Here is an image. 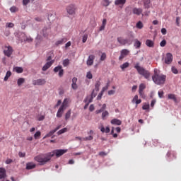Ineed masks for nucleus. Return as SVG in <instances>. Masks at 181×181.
I'll return each instance as SVG.
<instances>
[{"instance_id":"f257e3e1","label":"nucleus","mask_w":181,"mask_h":181,"mask_svg":"<svg viewBox=\"0 0 181 181\" xmlns=\"http://www.w3.org/2000/svg\"><path fill=\"white\" fill-rule=\"evenodd\" d=\"M152 80L155 84L162 86L166 81V75L160 74L158 72V69H154V74L152 76Z\"/></svg>"},{"instance_id":"f03ea898","label":"nucleus","mask_w":181,"mask_h":181,"mask_svg":"<svg viewBox=\"0 0 181 181\" xmlns=\"http://www.w3.org/2000/svg\"><path fill=\"white\" fill-rule=\"evenodd\" d=\"M50 159H52L50 153H47L46 154H40L34 158V160H36V162H38L40 165H46V163H47Z\"/></svg>"},{"instance_id":"7ed1b4c3","label":"nucleus","mask_w":181,"mask_h":181,"mask_svg":"<svg viewBox=\"0 0 181 181\" xmlns=\"http://www.w3.org/2000/svg\"><path fill=\"white\" fill-rule=\"evenodd\" d=\"M134 69H136L137 73H139L140 76H143L146 80H150L151 73L148 72V70L145 69V68L140 66L139 63H136L134 65Z\"/></svg>"},{"instance_id":"20e7f679","label":"nucleus","mask_w":181,"mask_h":181,"mask_svg":"<svg viewBox=\"0 0 181 181\" xmlns=\"http://www.w3.org/2000/svg\"><path fill=\"white\" fill-rule=\"evenodd\" d=\"M69 100L68 98H65L59 108L57 112V118H62L63 117V114H64V111H66V109L69 107Z\"/></svg>"},{"instance_id":"39448f33","label":"nucleus","mask_w":181,"mask_h":181,"mask_svg":"<svg viewBox=\"0 0 181 181\" xmlns=\"http://www.w3.org/2000/svg\"><path fill=\"white\" fill-rule=\"evenodd\" d=\"M67 151V149H56L52 152H49V155L51 158H53V156H56V158H60V156H63L64 153H66Z\"/></svg>"},{"instance_id":"423d86ee","label":"nucleus","mask_w":181,"mask_h":181,"mask_svg":"<svg viewBox=\"0 0 181 181\" xmlns=\"http://www.w3.org/2000/svg\"><path fill=\"white\" fill-rule=\"evenodd\" d=\"M66 11L69 15H76V11H77V6L74 4H69L66 8Z\"/></svg>"},{"instance_id":"0eeeda50","label":"nucleus","mask_w":181,"mask_h":181,"mask_svg":"<svg viewBox=\"0 0 181 181\" xmlns=\"http://www.w3.org/2000/svg\"><path fill=\"white\" fill-rule=\"evenodd\" d=\"M117 42L122 46H125V45H132V40L131 39H124L122 37H117Z\"/></svg>"},{"instance_id":"6e6552de","label":"nucleus","mask_w":181,"mask_h":181,"mask_svg":"<svg viewBox=\"0 0 181 181\" xmlns=\"http://www.w3.org/2000/svg\"><path fill=\"white\" fill-rule=\"evenodd\" d=\"M12 53H13V48L11 46H6L4 50V54L7 57H11V56H12Z\"/></svg>"},{"instance_id":"1a4fd4ad","label":"nucleus","mask_w":181,"mask_h":181,"mask_svg":"<svg viewBox=\"0 0 181 181\" xmlns=\"http://www.w3.org/2000/svg\"><path fill=\"white\" fill-rule=\"evenodd\" d=\"M33 86H45L46 84V80L45 79H37L33 81Z\"/></svg>"},{"instance_id":"9d476101","label":"nucleus","mask_w":181,"mask_h":181,"mask_svg":"<svg viewBox=\"0 0 181 181\" xmlns=\"http://www.w3.org/2000/svg\"><path fill=\"white\" fill-rule=\"evenodd\" d=\"M173 60V55L170 53H167L166 57L165 58V64H170Z\"/></svg>"},{"instance_id":"9b49d317","label":"nucleus","mask_w":181,"mask_h":181,"mask_svg":"<svg viewBox=\"0 0 181 181\" xmlns=\"http://www.w3.org/2000/svg\"><path fill=\"white\" fill-rule=\"evenodd\" d=\"M40 33L44 37H48L49 35L50 34V28L47 27H45Z\"/></svg>"},{"instance_id":"f8f14e48","label":"nucleus","mask_w":181,"mask_h":181,"mask_svg":"<svg viewBox=\"0 0 181 181\" xmlns=\"http://www.w3.org/2000/svg\"><path fill=\"white\" fill-rule=\"evenodd\" d=\"M95 59V56L90 54L89 55L86 64L87 66H93V64H94V59Z\"/></svg>"},{"instance_id":"ddd939ff","label":"nucleus","mask_w":181,"mask_h":181,"mask_svg":"<svg viewBox=\"0 0 181 181\" xmlns=\"http://www.w3.org/2000/svg\"><path fill=\"white\" fill-rule=\"evenodd\" d=\"M6 177V170L4 168H0V181H4Z\"/></svg>"},{"instance_id":"4468645a","label":"nucleus","mask_w":181,"mask_h":181,"mask_svg":"<svg viewBox=\"0 0 181 181\" xmlns=\"http://www.w3.org/2000/svg\"><path fill=\"white\" fill-rule=\"evenodd\" d=\"M54 63V60L49 61L47 62L42 67V71H46L49 67H52V65Z\"/></svg>"},{"instance_id":"2eb2a0df","label":"nucleus","mask_w":181,"mask_h":181,"mask_svg":"<svg viewBox=\"0 0 181 181\" xmlns=\"http://www.w3.org/2000/svg\"><path fill=\"white\" fill-rule=\"evenodd\" d=\"M129 53V51L128 49H122L121 51V55L119 57V60H122V59H124V57H125V56H128Z\"/></svg>"},{"instance_id":"dca6fc26","label":"nucleus","mask_w":181,"mask_h":181,"mask_svg":"<svg viewBox=\"0 0 181 181\" xmlns=\"http://www.w3.org/2000/svg\"><path fill=\"white\" fill-rule=\"evenodd\" d=\"M36 168V164L33 162H29L26 163V169L27 170H30L31 169H35Z\"/></svg>"},{"instance_id":"f3484780","label":"nucleus","mask_w":181,"mask_h":181,"mask_svg":"<svg viewBox=\"0 0 181 181\" xmlns=\"http://www.w3.org/2000/svg\"><path fill=\"white\" fill-rule=\"evenodd\" d=\"M142 12H143L142 8H133V13L134 15H137L138 16H139V15H141Z\"/></svg>"},{"instance_id":"a211bd4d","label":"nucleus","mask_w":181,"mask_h":181,"mask_svg":"<svg viewBox=\"0 0 181 181\" xmlns=\"http://www.w3.org/2000/svg\"><path fill=\"white\" fill-rule=\"evenodd\" d=\"M146 45L148 47H154L155 46V42H153V40H146Z\"/></svg>"},{"instance_id":"6ab92c4d","label":"nucleus","mask_w":181,"mask_h":181,"mask_svg":"<svg viewBox=\"0 0 181 181\" xmlns=\"http://www.w3.org/2000/svg\"><path fill=\"white\" fill-rule=\"evenodd\" d=\"M99 129H100L101 132L103 133L105 132L106 134H109L110 131V127H107L105 129L103 125H101L100 127H99Z\"/></svg>"},{"instance_id":"aec40b11","label":"nucleus","mask_w":181,"mask_h":181,"mask_svg":"<svg viewBox=\"0 0 181 181\" xmlns=\"http://www.w3.org/2000/svg\"><path fill=\"white\" fill-rule=\"evenodd\" d=\"M67 42V38L64 37L55 42L56 46H59V45H63V43H66Z\"/></svg>"},{"instance_id":"412c9836","label":"nucleus","mask_w":181,"mask_h":181,"mask_svg":"<svg viewBox=\"0 0 181 181\" xmlns=\"http://www.w3.org/2000/svg\"><path fill=\"white\" fill-rule=\"evenodd\" d=\"M111 124H112V125H121L122 122L118 119H113L111 120Z\"/></svg>"},{"instance_id":"4be33fe9","label":"nucleus","mask_w":181,"mask_h":181,"mask_svg":"<svg viewBox=\"0 0 181 181\" xmlns=\"http://www.w3.org/2000/svg\"><path fill=\"white\" fill-rule=\"evenodd\" d=\"M168 100H173L174 103H177V98H176V95L175 94H168Z\"/></svg>"},{"instance_id":"5701e85b","label":"nucleus","mask_w":181,"mask_h":181,"mask_svg":"<svg viewBox=\"0 0 181 181\" xmlns=\"http://www.w3.org/2000/svg\"><path fill=\"white\" fill-rule=\"evenodd\" d=\"M94 91H95V90H93L90 98L88 97V103H93V100L97 96V93H94Z\"/></svg>"},{"instance_id":"b1692460","label":"nucleus","mask_w":181,"mask_h":181,"mask_svg":"<svg viewBox=\"0 0 181 181\" xmlns=\"http://www.w3.org/2000/svg\"><path fill=\"white\" fill-rule=\"evenodd\" d=\"M168 158H170V156H173V159H176V153L173 151H168L167 153Z\"/></svg>"},{"instance_id":"393cba45","label":"nucleus","mask_w":181,"mask_h":181,"mask_svg":"<svg viewBox=\"0 0 181 181\" xmlns=\"http://www.w3.org/2000/svg\"><path fill=\"white\" fill-rule=\"evenodd\" d=\"M127 0H115V5H124Z\"/></svg>"},{"instance_id":"a878e982","label":"nucleus","mask_w":181,"mask_h":181,"mask_svg":"<svg viewBox=\"0 0 181 181\" xmlns=\"http://www.w3.org/2000/svg\"><path fill=\"white\" fill-rule=\"evenodd\" d=\"M23 83H25L24 78H20L17 81V84H18V87H21L22 86V84H23Z\"/></svg>"},{"instance_id":"bb28decb","label":"nucleus","mask_w":181,"mask_h":181,"mask_svg":"<svg viewBox=\"0 0 181 181\" xmlns=\"http://www.w3.org/2000/svg\"><path fill=\"white\" fill-rule=\"evenodd\" d=\"M11 76H12V72H11V71H8L4 77V81H8V79L9 78V77H11Z\"/></svg>"},{"instance_id":"cd10ccee","label":"nucleus","mask_w":181,"mask_h":181,"mask_svg":"<svg viewBox=\"0 0 181 181\" xmlns=\"http://www.w3.org/2000/svg\"><path fill=\"white\" fill-rule=\"evenodd\" d=\"M70 117H71V110H69L66 112L65 114V119L67 121V119H70Z\"/></svg>"},{"instance_id":"c85d7f7f","label":"nucleus","mask_w":181,"mask_h":181,"mask_svg":"<svg viewBox=\"0 0 181 181\" xmlns=\"http://www.w3.org/2000/svg\"><path fill=\"white\" fill-rule=\"evenodd\" d=\"M55 133V131L52 130L48 134H47L44 137L43 139H46V138H50Z\"/></svg>"},{"instance_id":"c756f323","label":"nucleus","mask_w":181,"mask_h":181,"mask_svg":"<svg viewBox=\"0 0 181 181\" xmlns=\"http://www.w3.org/2000/svg\"><path fill=\"white\" fill-rule=\"evenodd\" d=\"M136 28L137 29H142L144 28V23H142V21L137 22L136 24Z\"/></svg>"},{"instance_id":"7c9ffc66","label":"nucleus","mask_w":181,"mask_h":181,"mask_svg":"<svg viewBox=\"0 0 181 181\" xmlns=\"http://www.w3.org/2000/svg\"><path fill=\"white\" fill-rule=\"evenodd\" d=\"M128 67H129V62H125L124 64H123L120 66V68L123 71L125 70V69H128Z\"/></svg>"},{"instance_id":"2f4dec72","label":"nucleus","mask_w":181,"mask_h":181,"mask_svg":"<svg viewBox=\"0 0 181 181\" xmlns=\"http://www.w3.org/2000/svg\"><path fill=\"white\" fill-rule=\"evenodd\" d=\"M14 70L18 74L23 73V68L22 67L16 66L14 68Z\"/></svg>"},{"instance_id":"473e14b6","label":"nucleus","mask_w":181,"mask_h":181,"mask_svg":"<svg viewBox=\"0 0 181 181\" xmlns=\"http://www.w3.org/2000/svg\"><path fill=\"white\" fill-rule=\"evenodd\" d=\"M100 86H101V83L98 81L95 85V91H100Z\"/></svg>"},{"instance_id":"72a5a7b5","label":"nucleus","mask_w":181,"mask_h":181,"mask_svg":"<svg viewBox=\"0 0 181 181\" xmlns=\"http://www.w3.org/2000/svg\"><path fill=\"white\" fill-rule=\"evenodd\" d=\"M141 43L139 40H135L134 47H136V49H139V47H141Z\"/></svg>"},{"instance_id":"f704fd0d","label":"nucleus","mask_w":181,"mask_h":181,"mask_svg":"<svg viewBox=\"0 0 181 181\" xmlns=\"http://www.w3.org/2000/svg\"><path fill=\"white\" fill-rule=\"evenodd\" d=\"M18 11H19V8H18V7L13 6L12 7L10 8V11L12 13H15V12H18Z\"/></svg>"},{"instance_id":"c9c22d12","label":"nucleus","mask_w":181,"mask_h":181,"mask_svg":"<svg viewBox=\"0 0 181 181\" xmlns=\"http://www.w3.org/2000/svg\"><path fill=\"white\" fill-rule=\"evenodd\" d=\"M110 4H111V2H110V0H103L102 1L103 6H108L110 5Z\"/></svg>"},{"instance_id":"e433bc0d","label":"nucleus","mask_w":181,"mask_h":181,"mask_svg":"<svg viewBox=\"0 0 181 181\" xmlns=\"http://www.w3.org/2000/svg\"><path fill=\"white\" fill-rule=\"evenodd\" d=\"M110 115V113H108V111L105 110L103 111L102 113V119H105L106 117H108Z\"/></svg>"},{"instance_id":"4c0bfd02","label":"nucleus","mask_w":181,"mask_h":181,"mask_svg":"<svg viewBox=\"0 0 181 181\" xmlns=\"http://www.w3.org/2000/svg\"><path fill=\"white\" fill-rule=\"evenodd\" d=\"M146 88V86L144 83H141L139 87V91H144Z\"/></svg>"},{"instance_id":"58836bf2","label":"nucleus","mask_w":181,"mask_h":181,"mask_svg":"<svg viewBox=\"0 0 181 181\" xmlns=\"http://www.w3.org/2000/svg\"><path fill=\"white\" fill-rule=\"evenodd\" d=\"M69 64H70V60H69V59H64L63 61L64 67H67V66H69Z\"/></svg>"},{"instance_id":"ea45409f","label":"nucleus","mask_w":181,"mask_h":181,"mask_svg":"<svg viewBox=\"0 0 181 181\" xmlns=\"http://www.w3.org/2000/svg\"><path fill=\"white\" fill-rule=\"evenodd\" d=\"M84 103H86V105L84 106V110H87V108H88V105L90 104V103H88V97H87L84 100Z\"/></svg>"},{"instance_id":"a19ab883","label":"nucleus","mask_w":181,"mask_h":181,"mask_svg":"<svg viewBox=\"0 0 181 181\" xmlns=\"http://www.w3.org/2000/svg\"><path fill=\"white\" fill-rule=\"evenodd\" d=\"M107 59V54H105V52L102 53V55L100 57V62H104V60H105Z\"/></svg>"},{"instance_id":"79ce46f5","label":"nucleus","mask_w":181,"mask_h":181,"mask_svg":"<svg viewBox=\"0 0 181 181\" xmlns=\"http://www.w3.org/2000/svg\"><path fill=\"white\" fill-rule=\"evenodd\" d=\"M64 132H67V128H64L61 130H59L58 132H57V134L58 135H62V134H64Z\"/></svg>"},{"instance_id":"37998d69","label":"nucleus","mask_w":181,"mask_h":181,"mask_svg":"<svg viewBox=\"0 0 181 181\" xmlns=\"http://www.w3.org/2000/svg\"><path fill=\"white\" fill-rule=\"evenodd\" d=\"M150 2H149V1H146L145 2H144V8H145V9H148V8H150Z\"/></svg>"},{"instance_id":"c03bdc74","label":"nucleus","mask_w":181,"mask_h":181,"mask_svg":"<svg viewBox=\"0 0 181 181\" xmlns=\"http://www.w3.org/2000/svg\"><path fill=\"white\" fill-rule=\"evenodd\" d=\"M40 135H42V133L38 131L35 134H34V138L35 139H37L39 138V136H40Z\"/></svg>"},{"instance_id":"a18cd8bd","label":"nucleus","mask_w":181,"mask_h":181,"mask_svg":"<svg viewBox=\"0 0 181 181\" xmlns=\"http://www.w3.org/2000/svg\"><path fill=\"white\" fill-rule=\"evenodd\" d=\"M25 42H28V43H30V42H33V38L30 37H25V38H24Z\"/></svg>"},{"instance_id":"49530a36","label":"nucleus","mask_w":181,"mask_h":181,"mask_svg":"<svg viewBox=\"0 0 181 181\" xmlns=\"http://www.w3.org/2000/svg\"><path fill=\"white\" fill-rule=\"evenodd\" d=\"M93 137L91 135L88 137L83 138V141H93Z\"/></svg>"},{"instance_id":"de8ad7c7","label":"nucleus","mask_w":181,"mask_h":181,"mask_svg":"<svg viewBox=\"0 0 181 181\" xmlns=\"http://www.w3.org/2000/svg\"><path fill=\"white\" fill-rule=\"evenodd\" d=\"M87 39H88V35L85 34L83 36V40H82L83 43H86V42H87Z\"/></svg>"},{"instance_id":"09e8293b","label":"nucleus","mask_w":181,"mask_h":181,"mask_svg":"<svg viewBox=\"0 0 181 181\" xmlns=\"http://www.w3.org/2000/svg\"><path fill=\"white\" fill-rule=\"evenodd\" d=\"M160 46L161 47H165L166 46V40H163L160 43Z\"/></svg>"},{"instance_id":"8fccbe9b","label":"nucleus","mask_w":181,"mask_h":181,"mask_svg":"<svg viewBox=\"0 0 181 181\" xmlns=\"http://www.w3.org/2000/svg\"><path fill=\"white\" fill-rule=\"evenodd\" d=\"M60 70H62V66H57V67H55V68L54 69V73H57V72H59Z\"/></svg>"},{"instance_id":"3c124183","label":"nucleus","mask_w":181,"mask_h":181,"mask_svg":"<svg viewBox=\"0 0 181 181\" xmlns=\"http://www.w3.org/2000/svg\"><path fill=\"white\" fill-rule=\"evenodd\" d=\"M6 28H13L15 26V24L13 23H7L6 24Z\"/></svg>"},{"instance_id":"603ef678","label":"nucleus","mask_w":181,"mask_h":181,"mask_svg":"<svg viewBox=\"0 0 181 181\" xmlns=\"http://www.w3.org/2000/svg\"><path fill=\"white\" fill-rule=\"evenodd\" d=\"M86 77L89 79L91 80V78H93V74H91V72H88L86 74Z\"/></svg>"},{"instance_id":"864d4df0","label":"nucleus","mask_w":181,"mask_h":181,"mask_svg":"<svg viewBox=\"0 0 181 181\" xmlns=\"http://www.w3.org/2000/svg\"><path fill=\"white\" fill-rule=\"evenodd\" d=\"M172 71L174 74H177V73H179V71H177V69H176V67L175 66L172 67Z\"/></svg>"},{"instance_id":"5fc2aeb1","label":"nucleus","mask_w":181,"mask_h":181,"mask_svg":"<svg viewBox=\"0 0 181 181\" xmlns=\"http://www.w3.org/2000/svg\"><path fill=\"white\" fill-rule=\"evenodd\" d=\"M18 156L19 158H25L26 156V153H22L20 151L18 153Z\"/></svg>"},{"instance_id":"6e6d98bb","label":"nucleus","mask_w":181,"mask_h":181,"mask_svg":"<svg viewBox=\"0 0 181 181\" xmlns=\"http://www.w3.org/2000/svg\"><path fill=\"white\" fill-rule=\"evenodd\" d=\"M108 87H110V83H107L106 86L103 87L102 89V93H104V91L108 90Z\"/></svg>"},{"instance_id":"4d7b16f0","label":"nucleus","mask_w":181,"mask_h":181,"mask_svg":"<svg viewBox=\"0 0 181 181\" xmlns=\"http://www.w3.org/2000/svg\"><path fill=\"white\" fill-rule=\"evenodd\" d=\"M148 108H149V104L145 103V104L142 106V110H148Z\"/></svg>"},{"instance_id":"13d9d810","label":"nucleus","mask_w":181,"mask_h":181,"mask_svg":"<svg viewBox=\"0 0 181 181\" xmlns=\"http://www.w3.org/2000/svg\"><path fill=\"white\" fill-rule=\"evenodd\" d=\"M63 74H64V70H63V69L62 68L59 72V76L60 77H63Z\"/></svg>"},{"instance_id":"bf43d9fd","label":"nucleus","mask_w":181,"mask_h":181,"mask_svg":"<svg viewBox=\"0 0 181 181\" xmlns=\"http://www.w3.org/2000/svg\"><path fill=\"white\" fill-rule=\"evenodd\" d=\"M139 95L141 97V98H145V93H144V90L142 91H139Z\"/></svg>"},{"instance_id":"052dcab7","label":"nucleus","mask_w":181,"mask_h":181,"mask_svg":"<svg viewBox=\"0 0 181 181\" xmlns=\"http://www.w3.org/2000/svg\"><path fill=\"white\" fill-rule=\"evenodd\" d=\"M138 95H136L132 100V103H136L138 100Z\"/></svg>"},{"instance_id":"680f3d73","label":"nucleus","mask_w":181,"mask_h":181,"mask_svg":"<svg viewBox=\"0 0 181 181\" xmlns=\"http://www.w3.org/2000/svg\"><path fill=\"white\" fill-rule=\"evenodd\" d=\"M30 2V0H23V5L26 6Z\"/></svg>"},{"instance_id":"e2e57ef3","label":"nucleus","mask_w":181,"mask_h":181,"mask_svg":"<svg viewBox=\"0 0 181 181\" xmlns=\"http://www.w3.org/2000/svg\"><path fill=\"white\" fill-rule=\"evenodd\" d=\"M12 162H13V160H12V159H11V158H8V159L6 160V165H10V163H12Z\"/></svg>"},{"instance_id":"0e129e2a","label":"nucleus","mask_w":181,"mask_h":181,"mask_svg":"<svg viewBox=\"0 0 181 181\" xmlns=\"http://www.w3.org/2000/svg\"><path fill=\"white\" fill-rule=\"evenodd\" d=\"M104 110L101 107L100 110H98L95 111V114H101V112H103Z\"/></svg>"},{"instance_id":"69168bd1","label":"nucleus","mask_w":181,"mask_h":181,"mask_svg":"<svg viewBox=\"0 0 181 181\" xmlns=\"http://www.w3.org/2000/svg\"><path fill=\"white\" fill-rule=\"evenodd\" d=\"M77 83H72L71 84V88H73V90H77Z\"/></svg>"},{"instance_id":"338daca9","label":"nucleus","mask_w":181,"mask_h":181,"mask_svg":"<svg viewBox=\"0 0 181 181\" xmlns=\"http://www.w3.org/2000/svg\"><path fill=\"white\" fill-rule=\"evenodd\" d=\"M166 32H167L166 28H162L161 29L162 35H166Z\"/></svg>"},{"instance_id":"774afa93","label":"nucleus","mask_w":181,"mask_h":181,"mask_svg":"<svg viewBox=\"0 0 181 181\" xmlns=\"http://www.w3.org/2000/svg\"><path fill=\"white\" fill-rule=\"evenodd\" d=\"M90 111L93 112L95 110L94 105H90L89 107Z\"/></svg>"}]
</instances>
